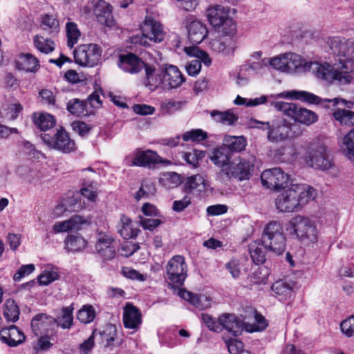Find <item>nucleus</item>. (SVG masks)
<instances>
[{"label":"nucleus","instance_id":"bf43d9fd","mask_svg":"<svg viewBox=\"0 0 354 354\" xmlns=\"http://www.w3.org/2000/svg\"><path fill=\"white\" fill-rule=\"evenodd\" d=\"M183 104L184 102L182 101L166 100L165 101L162 102L160 108L163 113L171 114L178 110H180L183 106Z\"/></svg>","mask_w":354,"mask_h":354},{"label":"nucleus","instance_id":"7c9ffc66","mask_svg":"<svg viewBox=\"0 0 354 354\" xmlns=\"http://www.w3.org/2000/svg\"><path fill=\"white\" fill-rule=\"evenodd\" d=\"M86 223V220L79 215H75L68 220L56 222L53 225L52 232L54 234L66 232L70 230H78L82 225Z\"/></svg>","mask_w":354,"mask_h":354},{"label":"nucleus","instance_id":"6ab92c4d","mask_svg":"<svg viewBox=\"0 0 354 354\" xmlns=\"http://www.w3.org/2000/svg\"><path fill=\"white\" fill-rule=\"evenodd\" d=\"M161 163L165 165H170L169 160L162 159L156 152L151 150H136L131 166L151 167L156 164Z\"/></svg>","mask_w":354,"mask_h":354},{"label":"nucleus","instance_id":"0e129e2a","mask_svg":"<svg viewBox=\"0 0 354 354\" xmlns=\"http://www.w3.org/2000/svg\"><path fill=\"white\" fill-rule=\"evenodd\" d=\"M342 333L347 337L354 336V315L350 316L343 320L340 324Z\"/></svg>","mask_w":354,"mask_h":354},{"label":"nucleus","instance_id":"20e7f679","mask_svg":"<svg viewBox=\"0 0 354 354\" xmlns=\"http://www.w3.org/2000/svg\"><path fill=\"white\" fill-rule=\"evenodd\" d=\"M206 15L209 23L218 34H236V24L224 6H210L207 10Z\"/></svg>","mask_w":354,"mask_h":354},{"label":"nucleus","instance_id":"b1692460","mask_svg":"<svg viewBox=\"0 0 354 354\" xmlns=\"http://www.w3.org/2000/svg\"><path fill=\"white\" fill-rule=\"evenodd\" d=\"M122 319L126 328L136 331L142 324V313L136 306L128 302L123 308Z\"/></svg>","mask_w":354,"mask_h":354},{"label":"nucleus","instance_id":"412c9836","mask_svg":"<svg viewBox=\"0 0 354 354\" xmlns=\"http://www.w3.org/2000/svg\"><path fill=\"white\" fill-rule=\"evenodd\" d=\"M218 39H213L210 42L211 48L215 52L225 55H232L236 48V34H219Z\"/></svg>","mask_w":354,"mask_h":354},{"label":"nucleus","instance_id":"39448f33","mask_svg":"<svg viewBox=\"0 0 354 354\" xmlns=\"http://www.w3.org/2000/svg\"><path fill=\"white\" fill-rule=\"evenodd\" d=\"M278 97L298 100L306 103L320 105L321 106L326 109H333V107L339 104L348 109H351L353 106V103L351 101H347L339 97H335L333 99H322L312 93L305 91L293 90L287 92H282L278 94Z\"/></svg>","mask_w":354,"mask_h":354},{"label":"nucleus","instance_id":"423d86ee","mask_svg":"<svg viewBox=\"0 0 354 354\" xmlns=\"http://www.w3.org/2000/svg\"><path fill=\"white\" fill-rule=\"evenodd\" d=\"M271 105L288 118L307 126L315 123L318 120V115L315 112L301 107L295 103L272 102Z\"/></svg>","mask_w":354,"mask_h":354},{"label":"nucleus","instance_id":"473e14b6","mask_svg":"<svg viewBox=\"0 0 354 354\" xmlns=\"http://www.w3.org/2000/svg\"><path fill=\"white\" fill-rule=\"evenodd\" d=\"M64 248L67 252L76 253L83 251L86 245L87 241L80 235L70 234L64 240Z\"/></svg>","mask_w":354,"mask_h":354},{"label":"nucleus","instance_id":"79ce46f5","mask_svg":"<svg viewBox=\"0 0 354 354\" xmlns=\"http://www.w3.org/2000/svg\"><path fill=\"white\" fill-rule=\"evenodd\" d=\"M3 315L9 322H15L18 320L19 309L15 300H6L4 304Z\"/></svg>","mask_w":354,"mask_h":354},{"label":"nucleus","instance_id":"864d4df0","mask_svg":"<svg viewBox=\"0 0 354 354\" xmlns=\"http://www.w3.org/2000/svg\"><path fill=\"white\" fill-rule=\"evenodd\" d=\"M95 317V313L92 306H84L77 314V319L83 324L91 323Z\"/></svg>","mask_w":354,"mask_h":354},{"label":"nucleus","instance_id":"f8f14e48","mask_svg":"<svg viewBox=\"0 0 354 354\" xmlns=\"http://www.w3.org/2000/svg\"><path fill=\"white\" fill-rule=\"evenodd\" d=\"M188 267L184 257L174 256L166 266L167 279L174 286H182L187 277Z\"/></svg>","mask_w":354,"mask_h":354},{"label":"nucleus","instance_id":"338daca9","mask_svg":"<svg viewBox=\"0 0 354 354\" xmlns=\"http://www.w3.org/2000/svg\"><path fill=\"white\" fill-rule=\"evenodd\" d=\"M344 145L346 155L349 158H354V129H351L344 138Z\"/></svg>","mask_w":354,"mask_h":354},{"label":"nucleus","instance_id":"4468645a","mask_svg":"<svg viewBox=\"0 0 354 354\" xmlns=\"http://www.w3.org/2000/svg\"><path fill=\"white\" fill-rule=\"evenodd\" d=\"M310 64L309 66V71H312L313 74L319 79L332 82L337 81L338 82H346L349 80V77L342 76L339 74V71L335 69L331 65L324 63L321 64L317 62L308 61Z\"/></svg>","mask_w":354,"mask_h":354},{"label":"nucleus","instance_id":"f03ea898","mask_svg":"<svg viewBox=\"0 0 354 354\" xmlns=\"http://www.w3.org/2000/svg\"><path fill=\"white\" fill-rule=\"evenodd\" d=\"M290 235L304 243H315L318 241L319 232L315 223L307 216L297 215L288 223Z\"/></svg>","mask_w":354,"mask_h":354},{"label":"nucleus","instance_id":"4d7b16f0","mask_svg":"<svg viewBox=\"0 0 354 354\" xmlns=\"http://www.w3.org/2000/svg\"><path fill=\"white\" fill-rule=\"evenodd\" d=\"M293 288V284L283 280H279L273 283L272 290L277 295H287Z\"/></svg>","mask_w":354,"mask_h":354},{"label":"nucleus","instance_id":"a19ab883","mask_svg":"<svg viewBox=\"0 0 354 354\" xmlns=\"http://www.w3.org/2000/svg\"><path fill=\"white\" fill-rule=\"evenodd\" d=\"M33 120L35 125L44 131L50 129L55 124L54 117L48 113L35 114Z\"/></svg>","mask_w":354,"mask_h":354},{"label":"nucleus","instance_id":"2eb2a0df","mask_svg":"<svg viewBox=\"0 0 354 354\" xmlns=\"http://www.w3.org/2000/svg\"><path fill=\"white\" fill-rule=\"evenodd\" d=\"M115 241L109 232H99L96 235L95 248L103 261H111L116 256Z\"/></svg>","mask_w":354,"mask_h":354},{"label":"nucleus","instance_id":"c9c22d12","mask_svg":"<svg viewBox=\"0 0 354 354\" xmlns=\"http://www.w3.org/2000/svg\"><path fill=\"white\" fill-rule=\"evenodd\" d=\"M210 115L215 122L229 126L234 125L239 120V116L232 109L225 111L213 110Z\"/></svg>","mask_w":354,"mask_h":354},{"label":"nucleus","instance_id":"49530a36","mask_svg":"<svg viewBox=\"0 0 354 354\" xmlns=\"http://www.w3.org/2000/svg\"><path fill=\"white\" fill-rule=\"evenodd\" d=\"M333 115L335 120L342 125H354V112L353 111L338 109L333 112Z\"/></svg>","mask_w":354,"mask_h":354},{"label":"nucleus","instance_id":"680f3d73","mask_svg":"<svg viewBox=\"0 0 354 354\" xmlns=\"http://www.w3.org/2000/svg\"><path fill=\"white\" fill-rule=\"evenodd\" d=\"M192 304L200 310H203L211 306L212 299L205 295H195Z\"/></svg>","mask_w":354,"mask_h":354},{"label":"nucleus","instance_id":"9b49d317","mask_svg":"<svg viewBox=\"0 0 354 354\" xmlns=\"http://www.w3.org/2000/svg\"><path fill=\"white\" fill-rule=\"evenodd\" d=\"M102 52V48L96 44H83L75 50L74 58L80 66L93 67L100 63Z\"/></svg>","mask_w":354,"mask_h":354},{"label":"nucleus","instance_id":"13d9d810","mask_svg":"<svg viewBox=\"0 0 354 354\" xmlns=\"http://www.w3.org/2000/svg\"><path fill=\"white\" fill-rule=\"evenodd\" d=\"M269 66L273 69L286 73V53L268 58Z\"/></svg>","mask_w":354,"mask_h":354},{"label":"nucleus","instance_id":"3c124183","mask_svg":"<svg viewBox=\"0 0 354 354\" xmlns=\"http://www.w3.org/2000/svg\"><path fill=\"white\" fill-rule=\"evenodd\" d=\"M66 31L68 39V46L71 48L77 44L80 36V32L77 28V24L73 22H68L66 24Z\"/></svg>","mask_w":354,"mask_h":354},{"label":"nucleus","instance_id":"7ed1b4c3","mask_svg":"<svg viewBox=\"0 0 354 354\" xmlns=\"http://www.w3.org/2000/svg\"><path fill=\"white\" fill-rule=\"evenodd\" d=\"M261 241L265 250L280 255L283 253L286 247V237L281 223L272 221L263 228Z\"/></svg>","mask_w":354,"mask_h":354},{"label":"nucleus","instance_id":"a18cd8bd","mask_svg":"<svg viewBox=\"0 0 354 354\" xmlns=\"http://www.w3.org/2000/svg\"><path fill=\"white\" fill-rule=\"evenodd\" d=\"M225 145L231 151L239 152L245 149L246 140L244 136H226L225 138Z\"/></svg>","mask_w":354,"mask_h":354},{"label":"nucleus","instance_id":"603ef678","mask_svg":"<svg viewBox=\"0 0 354 354\" xmlns=\"http://www.w3.org/2000/svg\"><path fill=\"white\" fill-rule=\"evenodd\" d=\"M156 192V187L153 183L150 180L142 182L139 190L136 193L135 198L137 201L141 198H149Z\"/></svg>","mask_w":354,"mask_h":354},{"label":"nucleus","instance_id":"5fc2aeb1","mask_svg":"<svg viewBox=\"0 0 354 354\" xmlns=\"http://www.w3.org/2000/svg\"><path fill=\"white\" fill-rule=\"evenodd\" d=\"M41 27L50 34L57 33L59 31V22L53 15H46L42 17Z\"/></svg>","mask_w":354,"mask_h":354},{"label":"nucleus","instance_id":"aec40b11","mask_svg":"<svg viewBox=\"0 0 354 354\" xmlns=\"http://www.w3.org/2000/svg\"><path fill=\"white\" fill-rule=\"evenodd\" d=\"M326 44L338 59L346 56H353L354 54L353 40L340 37H331L327 39Z\"/></svg>","mask_w":354,"mask_h":354},{"label":"nucleus","instance_id":"09e8293b","mask_svg":"<svg viewBox=\"0 0 354 354\" xmlns=\"http://www.w3.org/2000/svg\"><path fill=\"white\" fill-rule=\"evenodd\" d=\"M159 182L166 188L176 187L180 183V176L176 172H165L161 174Z\"/></svg>","mask_w":354,"mask_h":354},{"label":"nucleus","instance_id":"a211bd4d","mask_svg":"<svg viewBox=\"0 0 354 354\" xmlns=\"http://www.w3.org/2000/svg\"><path fill=\"white\" fill-rule=\"evenodd\" d=\"M90 5L93 15L100 24L108 27H113L115 24L111 4L104 0H92Z\"/></svg>","mask_w":354,"mask_h":354},{"label":"nucleus","instance_id":"1a4fd4ad","mask_svg":"<svg viewBox=\"0 0 354 354\" xmlns=\"http://www.w3.org/2000/svg\"><path fill=\"white\" fill-rule=\"evenodd\" d=\"M306 162L315 169L324 171L332 169L335 174L338 171L326 147L324 145H317L309 149L306 156Z\"/></svg>","mask_w":354,"mask_h":354},{"label":"nucleus","instance_id":"dca6fc26","mask_svg":"<svg viewBox=\"0 0 354 354\" xmlns=\"http://www.w3.org/2000/svg\"><path fill=\"white\" fill-rule=\"evenodd\" d=\"M184 51L189 56L194 57L185 66L187 73L191 76H196L199 73L202 62L207 66L211 64V59L207 53L201 50L196 46L185 47Z\"/></svg>","mask_w":354,"mask_h":354},{"label":"nucleus","instance_id":"72a5a7b5","mask_svg":"<svg viewBox=\"0 0 354 354\" xmlns=\"http://www.w3.org/2000/svg\"><path fill=\"white\" fill-rule=\"evenodd\" d=\"M118 230L121 236L124 239H131L136 237L138 232L137 228L133 227L131 218L124 214L120 216Z\"/></svg>","mask_w":354,"mask_h":354},{"label":"nucleus","instance_id":"4c0bfd02","mask_svg":"<svg viewBox=\"0 0 354 354\" xmlns=\"http://www.w3.org/2000/svg\"><path fill=\"white\" fill-rule=\"evenodd\" d=\"M339 66L336 70L339 71V74L342 76L348 75L349 80L346 82H340L341 84H348L351 82L353 77L351 75V73H354V54L353 56H346L337 59Z\"/></svg>","mask_w":354,"mask_h":354},{"label":"nucleus","instance_id":"f257e3e1","mask_svg":"<svg viewBox=\"0 0 354 354\" xmlns=\"http://www.w3.org/2000/svg\"><path fill=\"white\" fill-rule=\"evenodd\" d=\"M316 190L304 184H294L278 194L275 199L276 208L281 212L299 211L308 201L314 200Z\"/></svg>","mask_w":354,"mask_h":354},{"label":"nucleus","instance_id":"2f4dec72","mask_svg":"<svg viewBox=\"0 0 354 354\" xmlns=\"http://www.w3.org/2000/svg\"><path fill=\"white\" fill-rule=\"evenodd\" d=\"M206 183L200 174L187 177L184 183V189L187 193L199 194L206 190Z\"/></svg>","mask_w":354,"mask_h":354},{"label":"nucleus","instance_id":"bb28decb","mask_svg":"<svg viewBox=\"0 0 354 354\" xmlns=\"http://www.w3.org/2000/svg\"><path fill=\"white\" fill-rule=\"evenodd\" d=\"M55 326V318L46 314L35 315L31 322L32 332L36 336L48 334Z\"/></svg>","mask_w":354,"mask_h":354},{"label":"nucleus","instance_id":"8fccbe9b","mask_svg":"<svg viewBox=\"0 0 354 354\" xmlns=\"http://www.w3.org/2000/svg\"><path fill=\"white\" fill-rule=\"evenodd\" d=\"M86 104L78 99H72L67 103V110L72 114L77 116L87 114L86 111Z\"/></svg>","mask_w":354,"mask_h":354},{"label":"nucleus","instance_id":"c85d7f7f","mask_svg":"<svg viewBox=\"0 0 354 354\" xmlns=\"http://www.w3.org/2000/svg\"><path fill=\"white\" fill-rule=\"evenodd\" d=\"M0 339L9 346L15 347L24 341L25 335L15 325H11L1 329Z\"/></svg>","mask_w":354,"mask_h":354},{"label":"nucleus","instance_id":"6e6d98bb","mask_svg":"<svg viewBox=\"0 0 354 354\" xmlns=\"http://www.w3.org/2000/svg\"><path fill=\"white\" fill-rule=\"evenodd\" d=\"M21 110V106L19 104H8L6 107H2L0 115L2 118L12 120L17 117Z\"/></svg>","mask_w":354,"mask_h":354},{"label":"nucleus","instance_id":"052dcab7","mask_svg":"<svg viewBox=\"0 0 354 354\" xmlns=\"http://www.w3.org/2000/svg\"><path fill=\"white\" fill-rule=\"evenodd\" d=\"M20 147L22 151L30 159H39L41 153L37 151L35 146L30 142L24 140L21 142Z\"/></svg>","mask_w":354,"mask_h":354},{"label":"nucleus","instance_id":"9d476101","mask_svg":"<svg viewBox=\"0 0 354 354\" xmlns=\"http://www.w3.org/2000/svg\"><path fill=\"white\" fill-rule=\"evenodd\" d=\"M301 133L299 127L296 124H288L285 120L273 121L267 132V139L272 143H280L295 138Z\"/></svg>","mask_w":354,"mask_h":354},{"label":"nucleus","instance_id":"c03bdc74","mask_svg":"<svg viewBox=\"0 0 354 354\" xmlns=\"http://www.w3.org/2000/svg\"><path fill=\"white\" fill-rule=\"evenodd\" d=\"M59 273L57 268H46L38 276V283L41 286H48L53 281L57 280Z\"/></svg>","mask_w":354,"mask_h":354},{"label":"nucleus","instance_id":"ddd939ff","mask_svg":"<svg viewBox=\"0 0 354 354\" xmlns=\"http://www.w3.org/2000/svg\"><path fill=\"white\" fill-rule=\"evenodd\" d=\"M41 137L44 142L51 149L63 153H70L75 149L74 140L71 139L68 133L62 128L58 129L53 136L44 133Z\"/></svg>","mask_w":354,"mask_h":354},{"label":"nucleus","instance_id":"58836bf2","mask_svg":"<svg viewBox=\"0 0 354 354\" xmlns=\"http://www.w3.org/2000/svg\"><path fill=\"white\" fill-rule=\"evenodd\" d=\"M209 158L216 166L221 168V169L228 167V165L231 163L229 161L230 157L227 151L222 147L214 149Z\"/></svg>","mask_w":354,"mask_h":354},{"label":"nucleus","instance_id":"37998d69","mask_svg":"<svg viewBox=\"0 0 354 354\" xmlns=\"http://www.w3.org/2000/svg\"><path fill=\"white\" fill-rule=\"evenodd\" d=\"M117 336V330L115 326L109 324L106 326L102 332L100 337L102 343L105 347L113 346Z\"/></svg>","mask_w":354,"mask_h":354},{"label":"nucleus","instance_id":"f704fd0d","mask_svg":"<svg viewBox=\"0 0 354 354\" xmlns=\"http://www.w3.org/2000/svg\"><path fill=\"white\" fill-rule=\"evenodd\" d=\"M16 67L26 72H35L39 68V64L35 56L30 53H26L20 55L16 62Z\"/></svg>","mask_w":354,"mask_h":354},{"label":"nucleus","instance_id":"6e6552de","mask_svg":"<svg viewBox=\"0 0 354 354\" xmlns=\"http://www.w3.org/2000/svg\"><path fill=\"white\" fill-rule=\"evenodd\" d=\"M141 35L132 37L131 41L134 44L147 46L149 41L160 43L164 40L165 32L160 23L150 16H147L141 26Z\"/></svg>","mask_w":354,"mask_h":354},{"label":"nucleus","instance_id":"4be33fe9","mask_svg":"<svg viewBox=\"0 0 354 354\" xmlns=\"http://www.w3.org/2000/svg\"><path fill=\"white\" fill-rule=\"evenodd\" d=\"M187 29L189 39L194 44L201 43L208 34L206 25L193 17H189L187 19Z\"/></svg>","mask_w":354,"mask_h":354},{"label":"nucleus","instance_id":"393cba45","mask_svg":"<svg viewBox=\"0 0 354 354\" xmlns=\"http://www.w3.org/2000/svg\"><path fill=\"white\" fill-rule=\"evenodd\" d=\"M144 68L145 69L144 85L151 91L160 87L163 88V71L158 70L149 64H146Z\"/></svg>","mask_w":354,"mask_h":354},{"label":"nucleus","instance_id":"c756f323","mask_svg":"<svg viewBox=\"0 0 354 354\" xmlns=\"http://www.w3.org/2000/svg\"><path fill=\"white\" fill-rule=\"evenodd\" d=\"M221 330L225 328L230 333L237 336L241 333L243 328L242 320L233 314H223L218 317Z\"/></svg>","mask_w":354,"mask_h":354},{"label":"nucleus","instance_id":"e433bc0d","mask_svg":"<svg viewBox=\"0 0 354 354\" xmlns=\"http://www.w3.org/2000/svg\"><path fill=\"white\" fill-rule=\"evenodd\" d=\"M73 307H63L59 315L55 318V324L62 329H70L73 324Z\"/></svg>","mask_w":354,"mask_h":354},{"label":"nucleus","instance_id":"69168bd1","mask_svg":"<svg viewBox=\"0 0 354 354\" xmlns=\"http://www.w3.org/2000/svg\"><path fill=\"white\" fill-rule=\"evenodd\" d=\"M207 138V134L201 129H194L189 131L185 132L183 135V139L184 141H201Z\"/></svg>","mask_w":354,"mask_h":354},{"label":"nucleus","instance_id":"de8ad7c7","mask_svg":"<svg viewBox=\"0 0 354 354\" xmlns=\"http://www.w3.org/2000/svg\"><path fill=\"white\" fill-rule=\"evenodd\" d=\"M34 44L37 49L42 53L48 54L55 50V43L50 39L36 35Z\"/></svg>","mask_w":354,"mask_h":354},{"label":"nucleus","instance_id":"5701e85b","mask_svg":"<svg viewBox=\"0 0 354 354\" xmlns=\"http://www.w3.org/2000/svg\"><path fill=\"white\" fill-rule=\"evenodd\" d=\"M286 68L287 74L304 73L309 71L308 63L300 55L295 53H286Z\"/></svg>","mask_w":354,"mask_h":354},{"label":"nucleus","instance_id":"cd10ccee","mask_svg":"<svg viewBox=\"0 0 354 354\" xmlns=\"http://www.w3.org/2000/svg\"><path fill=\"white\" fill-rule=\"evenodd\" d=\"M147 63L132 53L121 55L118 61V66L125 72L131 74L140 71Z\"/></svg>","mask_w":354,"mask_h":354},{"label":"nucleus","instance_id":"e2e57ef3","mask_svg":"<svg viewBox=\"0 0 354 354\" xmlns=\"http://www.w3.org/2000/svg\"><path fill=\"white\" fill-rule=\"evenodd\" d=\"M82 207L80 204H77V199L73 196L68 199H64L61 205L57 206V210H62L64 209V211H78Z\"/></svg>","mask_w":354,"mask_h":354},{"label":"nucleus","instance_id":"f3484780","mask_svg":"<svg viewBox=\"0 0 354 354\" xmlns=\"http://www.w3.org/2000/svg\"><path fill=\"white\" fill-rule=\"evenodd\" d=\"M289 178V175L279 167L266 169L261 175L262 184L272 189L285 187L288 183Z\"/></svg>","mask_w":354,"mask_h":354},{"label":"nucleus","instance_id":"0eeeda50","mask_svg":"<svg viewBox=\"0 0 354 354\" xmlns=\"http://www.w3.org/2000/svg\"><path fill=\"white\" fill-rule=\"evenodd\" d=\"M253 169V161L239 158L231 162L228 167L221 169V171L217 174V177L222 183L229 181L232 178L242 181L251 177Z\"/></svg>","mask_w":354,"mask_h":354},{"label":"nucleus","instance_id":"a878e982","mask_svg":"<svg viewBox=\"0 0 354 354\" xmlns=\"http://www.w3.org/2000/svg\"><path fill=\"white\" fill-rule=\"evenodd\" d=\"M185 80V77L176 66L169 65L163 71L164 89L177 88Z\"/></svg>","mask_w":354,"mask_h":354},{"label":"nucleus","instance_id":"ea45409f","mask_svg":"<svg viewBox=\"0 0 354 354\" xmlns=\"http://www.w3.org/2000/svg\"><path fill=\"white\" fill-rule=\"evenodd\" d=\"M262 246L259 242L253 241L248 247L251 259L257 265L263 263L266 261V252Z\"/></svg>","mask_w":354,"mask_h":354},{"label":"nucleus","instance_id":"774afa93","mask_svg":"<svg viewBox=\"0 0 354 354\" xmlns=\"http://www.w3.org/2000/svg\"><path fill=\"white\" fill-rule=\"evenodd\" d=\"M228 351L230 354H241L243 350V343L236 339H230L225 342Z\"/></svg>","mask_w":354,"mask_h":354}]
</instances>
